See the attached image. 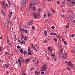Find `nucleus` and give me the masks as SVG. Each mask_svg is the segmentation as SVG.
<instances>
[{
	"instance_id": "nucleus-1",
	"label": "nucleus",
	"mask_w": 75,
	"mask_h": 75,
	"mask_svg": "<svg viewBox=\"0 0 75 75\" xmlns=\"http://www.w3.org/2000/svg\"><path fill=\"white\" fill-rule=\"evenodd\" d=\"M28 1V0H22L21 2V10H23L24 9V7H25V5L27 2Z\"/></svg>"
},
{
	"instance_id": "nucleus-2",
	"label": "nucleus",
	"mask_w": 75,
	"mask_h": 75,
	"mask_svg": "<svg viewBox=\"0 0 75 75\" xmlns=\"http://www.w3.org/2000/svg\"><path fill=\"white\" fill-rule=\"evenodd\" d=\"M47 65L45 64H44L42 67L41 71H45L46 70V69L47 68Z\"/></svg>"
},
{
	"instance_id": "nucleus-3",
	"label": "nucleus",
	"mask_w": 75,
	"mask_h": 75,
	"mask_svg": "<svg viewBox=\"0 0 75 75\" xmlns=\"http://www.w3.org/2000/svg\"><path fill=\"white\" fill-rule=\"evenodd\" d=\"M67 54L66 53L64 54L63 53L62 54L60 55L59 56H60V57H61L62 58H63L65 59H66V58H67Z\"/></svg>"
},
{
	"instance_id": "nucleus-4",
	"label": "nucleus",
	"mask_w": 75,
	"mask_h": 75,
	"mask_svg": "<svg viewBox=\"0 0 75 75\" xmlns=\"http://www.w3.org/2000/svg\"><path fill=\"white\" fill-rule=\"evenodd\" d=\"M37 0H32L31 2L32 4L35 6L37 4Z\"/></svg>"
},
{
	"instance_id": "nucleus-5",
	"label": "nucleus",
	"mask_w": 75,
	"mask_h": 75,
	"mask_svg": "<svg viewBox=\"0 0 75 75\" xmlns=\"http://www.w3.org/2000/svg\"><path fill=\"white\" fill-rule=\"evenodd\" d=\"M60 52H59V55H62V54H63L64 53V51L63 50V48L62 47H60Z\"/></svg>"
},
{
	"instance_id": "nucleus-6",
	"label": "nucleus",
	"mask_w": 75,
	"mask_h": 75,
	"mask_svg": "<svg viewBox=\"0 0 75 75\" xmlns=\"http://www.w3.org/2000/svg\"><path fill=\"white\" fill-rule=\"evenodd\" d=\"M68 65H69L70 67H71V68H74V69H75V67H74L73 66V64H72V62H71V61H69V64H68Z\"/></svg>"
},
{
	"instance_id": "nucleus-7",
	"label": "nucleus",
	"mask_w": 75,
	"mask_h": 75,
	"mask_svg": "<svg viewBox=\"0 0 75 75\" xmlns=\"http://www.w3.org/2000/svg\"><path fill=\"white\" fill-rule=\"evenodd\" d=\"M27 24L28 25H32V24H33V21H32V20H30L29 21V23L28 22L27 23Z\"/></svg>"
},
{
	"instance_id": "nucleus-8",
	"label": "nucleus",
	"mask_w": 75,
	"mask_h": 75,
	"mask_svg": "<svg viewBox=\"0 0 75 75\" xmlns=\"http://www.w3.org/2000/svg\"><path fill=\"white\" fill-rule=\"evenodd\" d=\"M38 17V13H37L34 15V17L35 19V18H37Z\"/></svg>"
},
{
	"instance_id": "nucleus-9",
	"label": "nucleus",
	"mask_w": 75,
	"mask_h": 75,
	"mask_svg": "<svg viewBox=\"0 0 75 75\" xmlns=\"http://www.w3.org/2000/svg\"><path fill=\"white\" fill-rule=\"evenodd\" d=\"M70 4H72L75 5V0H71V3H70Z\"/></svg>"
},
{
	"instance_id": "nucleus-10",
	"label": "nucleus",
	"mask_w": 75,
	"mask_h": 75,
	"mask_svg": "<svg viewBox=\"0 0 75 75\" xmlns=\"http://www.w3.org/2000/svg\"><path fill=\"white\" fill-rule=\"evenodd\" d=\"M19 51L20 52H21V53H22V55H23L24 53H23V49H19Z\"/></svg>"
},
{
	"instance_id": "nucleus-11",
	"label": "nucleus",
	"mask_w": 75,
	"mask_h": 75,
	"mask_svg": "<svg viewBox=\"0 0 75 75\" xmlns=\"http://www.w3.org/2000/svg\"><path fill=\"white\" fill-rule=\"evenodd\" d=\"M20 30L21 31H25V29L24 28H20Z\"/></svg>"
},
{
	"instance_id": "nucleus-12",
	"label": "nucleus",
	"mask_w": 75,
	"mask_h": 75,
	"mask_svg": "<svg viewBox=\"0 0 75 75\" xmlns=\"http://www.w3.org/2000/svg\"><path fill=\"white\" fill-rule=\"evenodd\" d=\"M28 55H31V51L30 50V51H28Z\"/></svg>"
},
{
	"instance_id": "nucleus-13",
	"label": "nucleus",
	"mask_w": 75,
	"mask_h": 75,
	"mask_svg": "<svg viewBox=\"0 0 75 75\" xmlns=\"http://www.w3.org/2000/svg\"><path fill=\"white\" fill-rule=\"evenodd\" d=\"M44 34L46 36H47V32L46 30H45L44 31Z\"/></svg>"
},
{
	"instance_id": "nucleus-14",
	"label": "nucleus",
	"mask_w": 75,
	"mask_h": 75,
	"mask_svg": "<svg viewBox=\"0 0 75 75\" xmlns=\"http://www.w3.org/2000/svg\"><path fill=\"white\" fill-rule=\"evenodd\" d=\"M9 67V65H5L4 67V68H7Z\"/></svg>"
},
{
	"instance_id": "nucleus-15",
	"label": "nucleus",
	"mask_w": 75,
	"mask_h": 75,
	"mask_svg": "<svg viewBox=\"0 0 75 75\" xmlns=\"http://www.w3.org/2000/svg\"><path fill=\"white\" fill-rule=\"evenodd\" d=\"M33 4H32V3H31V2L30 3V4H29V7L30 8H31V7L33 6Z\"/></svg>"
},
{
	"instance_id": "nucleus-16",
	"label": "nucleus",
	"mask_w": 75,
	"mask_h": 75,
	"mask_svg": "<svg viewBox=\"0 0 75 75\" xmlns=\"http://www.w3.org/2000/svg\"><path fill=\"white\" fill-rule=\"evenodd\" d=\"M35 73L36 75H39L40 74V72H37V71H35Z\"/></svg>"
},
{
	"instance_id": "nucleus-17",
	"label": "nucleus",
	"mask_w": 75,
	"mask_h": 75,
	"mask_svg": "<svg viewBox=\"0 0 75 75\" xmlns=\"http://www.w3.org/2000/svg\"><path fill=\"white\" fill-rule=\"evenodd\" d=\"M67 1H68V3L70 4V3H71V1L72 0H66Z\"/></svg>"
},
{
	"instance_id": "nucleus-18",
	"label": "nucleus",
	"mask_w": 75,
	"mask_h": 75,
	"mask_svg": "<svg viewBox=\"0 0 75 75\" xmlns=\"http://www.w3.org/2000/svg\"><path fill=\"white\" fill-rule=\"evenodd\" d=\"M7 43L9 45H10V44H11V42H10V40H9L8 39H7Z\"/></svg>"
},
{
	"instance_id": "nucleus-19",
	"label": "nucleus",
	"mask_w": 75,
	"mask_h": 75,
	"mask_svg": "<svg viewBox=\"0 0 75 75\" xmlns=\"http://www.w3.org/2000/svg\"><path fill=\"white\" fill-rule=\"evenodd\" d=\"M27 52L26 50L24 51L23 54H27Z\"/></svg>"
},
{
	"instance_id": "nucleus-20",
	"label": "nucleus",
	"mask_w": 75,
	"mask_h": 75,
	"mask_svg": "<svg viewBox=\"0 0 75 75\" xmlns=\"http://www.w3.org/2000/svg\"><path fill=\"white\" fill-rule=\"evenodd\" d=\"M33 11H37V10H36V9H35V7H33Z\"/></svg>"
},
{
	"instance_id": "nucleus-21",
	"label": "nucleus",
	"mask_w": 75,
	"mask_h": 75,
	"mask_svg": "<svg viewBox=\"0 0 75 75\" xmlns=\"http://www.w3.org/2000/svg\"><path fill=\"white\" fill-rule=\"evenodd\" d=\"M21 37L22 38H24V35L23 33H21Z\"/></svg>"
},
{
	"instance_id": "nucleus-22",
	"label": "nucleus",
	"mask_w": 75,
	"mask_h": 75,
	"mask_svg": "<svg viewBox=\"0 0 75 75\" xmlns=\"http://www.w3.org/2000/svg\"><path fill=\"white\" fill-rule=\"evenodd\" d=\"M54 41H56V42H57V41H58V40H57V39L56 38H54L53 39Z\"/></svg>"
},
{
	"instance_id": "nucleus-23",
	"label": "nucleus",
	"mask_w": 75,
	"mask_h": 75,
	"mask_svg": "<svg viewBox=\"0 0 75 75\" xmlns=\"http://www.w3.org/2000/svg\"><path fill=\"white\" fill-rule=\"evenodd\" d=\"M30 61V59H27L25 64H26V63H27V62L28 61Z\"/></svg>"
},
{
	"instance_id": "nucleus-24",
	"label": "nucleus",
	"mask_w": 75,
	"mask_h": 75,
	"mask_svg": "<svg viewBox=\"0 0 75 75\" xmlns=\"http://www.w3.org/2000/svg\"><path fill=\"white\" fill-rule=\"evenodd\" d=\"M2 13L3 16H5V14H4V12L3 10H2Z\"/></svg>"
},
{
	"instance_id": "nucleus-25",
	"label": "nucleus",
	"mask_w": 75,
	"mask_h": 75,
	"mask_svg": "<svg viewBox=\"0 0 75 75\" xmlns=\"http://www.w3.org/2000/svg\"><path fill=\"white\" fill-rule=\"evenodd\" d=\"M21 64H23V62L21 61L19 62V65L21 66Z\"/></svg>"
},
{
	"instance_id": "nucleus-26",
	"label": "nucleus",
	"mask_w": 75,
	"mask_h": 75,
	"mask_svg": "<svg viewBox=\"0 0 75 75\" xmlns=\"http://www.w3.org/2000/svg\"><path fill=\"white\" fill-rule=\"evenodd\" d=\"M5 54H7V55H10V54H9V53L8 52H7V51H6L5 52Z\"/></svg>"
},
{
	"instance_id": "nucleus-27",
	"label": "nucleus",
	"mask_w": 75,
	"mask_h": 75,
	"mask_svg": "<svg viewBox=\"0 0 75 75\" xmlns=\"http://www.w3.org/2000/svg\"><path fill=\"white\" fill-rule=\"evenodd\" d=\"M51 57H55V55L53 54L51 55Z\"/></svg>"
},
{
	"instance_id": "nucleus-28",
	"label": "nucleus",
	"mask_w": 75,
	"mask_h": 75,
	"mask_svg": "<svg viewBox=\"0 0 75 75\" xmlns=\"http://www.w3.org/2000/svg\"><path fill=\"white\" fill-rule=\"evenodd\" d=\"M21 43H22V44H25V42L24 41H22L21 42Z\"/></svg>"
},
{
	"instance_id": "nucleus-29",
	"label": "nucleus",
	"mask_w": 75,
	"mask_h": 75,
	"mask_svg": "<svg viewBox=\"0 0 75 75\" xmlns=\"http://www.w3.org/2000/svg\"><path fill=\"white\" fill-rule=\"evenodd\" d=\"M47 13H48V16H50V15H51V13H50V12L48 13L47 12Z\"/></svg>"
},
{
	"instance_id": "nucleus-30",
	"label": "nucleus",
	"mask_w": 75,
	"mask_h": 75,
	"mask_svg": "<svg viewBox=\"0 0 75 75\" xmlns=\"http://www.w3.org/2000/svg\"><path fill=\"white\" fill-rule=\"evenodd\" d=\"M28 38L27 37H25L24 38V39L25 40H27V39Z\"/></svg>"
},
{
	"instance_id": "nucleus-31",
	"label": "nucleus",
	"mask_w": 75,
	"mask_h": 75,
	"mask_svg": "<svg viewBox=\"0 0 75 75\" xmlns=\"http://www.w3.org/2000/svg\"><path fill=\"white\" fill-rule=\"evenodd\" d=\"M51 28H52V29H54V28H55V27H54V26H52Z\"/></svg>"
},
{
	"instance_id": "nucleus-32",
	"label": "nucleus",
	"mask_w": 75,
	"mask_h": 75,
	"mask_svg": "<svg viewBox=\"0 0 75 75\" xmlns=\"http://www.w3.org/2000/svg\"><path fill=\"white\" fill-rule=\"evenodd\" d=\"M67 18L69 20H71V18H70V17H68Z\"/></svg>"
},
{
	"instance_id": "nucleus-33",
	"label": "nucleus",
	"mask_w": 75,
	"mask_h": 75,
	"mask_svg": "<svg viewBox=\"0 0 75 75\" xmlns=\"http://www.w3.org/2000/svg\"><path fill=\"white\" fill-rule=\"evenodd\" d=\"M57 4H60V2H59V1H57Z\"/></svg>"
},
{
	"instance_id": "nucleus-34",
	"label": "nucleus",
	"mask_w": 75,
	"mask_h": 75,
	"mask_svg": "<svg viewBox=\"0 0 75 75\" xmlns=\"http://www.w3.org/2000/svg\"><path fill=\"white\" fill-rule=\"evenodd\" d=\"M17 48L18 49H20V46H17Z\"/></svg>"
},
{
	"instance_id": "nucleus-35",
	"label": "nucleus",
	"mask_w": 75,
	"mask_h": 75,
	"mask_svg": "<svg viewBox=\"0 0 75 75\" xmlns=\"http://www.w3.org/2000/svg\"><path fill=\"white\" fill-rule=\"evenodd\" d=\"M74 36H75V34H73L71 35V37H74Z\"/></svg>"
},
{
	"instance_id": "nucleus-36",
	"label": "nucleus",
	"mask_w": 75,
	"mask_h": 75,
	"mask_svg": "<svg viewBox=\"0 0 75 75\" xmlns=\"http://www.w3.org/2000/svg\"><path fill=\"white\" fill-rule=\"evenodd\" d=\"M18 62H21V60L20 59H18Z\"/></svg>"
},
{
	"instance_id": "nucleus-37",
	"label": "nucleus",
	"mask_w": 75,
	"mask_h": 75,
	"mask_svg": "<svg viewBox=\"0 0 75 75\" xmlns=\"http://www.w3.org/2000/svg\"><path fill=\"white\" fill-rule=\"evenodd\" d=\"M25 32L26 34H27V33H28L27 30H25Z\"/></svg>"
},
{
	"instance_id": "nucleus-38",
	"label": "nucleus",
	"mask_w": 75,
	"mask_h": 75,
	"mask_svg": "<svg viewBox=\"0 0 75 75\" xmlns=\"http://www.w3.org/2000/svg\"><path fill=\"white\" fill-rule=\"evenodd\" d=\"M53 35H57V34L55 33H53Z\"/></svg>"
},
{
	"instance_id": "nucleus-39",
	"label": "nucleus",
	"mask_w": 75,
	"mask_h": 75,
	"mask_svg": "<svg viewBox=\"0 0 75 75\" xmlns=\"http://www.w3.org/2000/svg\"><path fill=\"white\" fill-rule=\"evenodd\" d=\"M33 49H34V50H35L36 48H35V47L33 46Z\"/></svg>"
},
{
	"instance_id": "nucleus-40",
	"label": "nucleus",
	"mask_w": 75,
	"mask_h": 75,
	"mask_svg": "<svg viewBox=\"0 0 75 75\" xmlns=\"http://www.w3.org/2000/svg\"><path fill=\"white\" fill-rule=\"evenodd\" d=\"M69 25L67 26L66 27V28H69Z\"/></svg>"
},
{
	"instance_id": "nucleus-41",
	"label": "nucleus",
	"mask_w": 75,
	"mask_h": 75,
	"mask_svg": "<svg viewBox=\"0 0 75 75\" xmlns=\"http://www.w3.org/2000/svg\"><path fill=\"white\" fill-rule=\"evenodd\" d=\"M64 44H65V45H67V42H66L65 41H64Z\"/></svg>"
},
{
	"instance_id": "nucleus-42",
	"label": "nucleus",
	"mask_w": 75,
	"mask_h": 75,
	"mask_svg": "<svg viewBox=\"0 0 75 75\" xmlns=\"http://www.w3.org/2000/svg\"><path fill=\"white\" fill-rule=\"evenodd\" d=\"M30 71L31 72H33V69H30Z\"/></svg>"
},
{
	"instance_id": "nucleus-43",
	"label": "nucleus",
	"mask_w": 75,
	"mask_h": 75,
	"mask_svg": "<svg viewBox=\"0 0 75 75\" xmlns=\"http://www.w3.org/2000/svg\"><path fill=\"white\" fill-rule=\"evenodd\" d=\"M41 74H42V75H44V71H42L41 72Z\"/></svg>"
},
{
	"instance_id": "nucleus-44",
	"label": "nucleus",
	"mask_w": 75,
	"mask_h": 75,
	"mask_svg": "<svg viewBox=\"0 0 75 75\" xmlns=\"http://www.w3.org/2000/svg\"><path fill=\"white\" fill-rule=\"evenodd\" d=\"M38 64V60H37L36 62V64Z\"/></svg>"
},
{
	"instance_id": "nucleus-45",
	"label": "nucleus",
	"mask_w": 75,
	"mask_h": 75,
	"mask_svg": "<svg viewBox=\"0 0 75 75\" xmlns=\"http://www.w3.org/2000/svg\"><path fill=\"white\" fill-rule=\"evenodd\" d=\"M65 63H66V64H69V63H68V61H65Z\"/></svg>"
},
{
	"instance_id": "nucleus-46",
	"label": "nucleus",
	"mask_w": 75,
	"mask_h": 75,
	"mask_svg": "<svg viewBox=\"0 0 75 75\" xmlns=\"http://www.w3.org/2000/svg\"><path fill=\"white\" fill-rule=\"evenodd\" d=\"M10 15H12L13 14V12H11L10 13Z\"/></svg>"
},
{
	"instance_id": "nucleus-47",
	"label": "nucleus",
	"mask_w": 75,
	"mask_h": 75,
	"mask_svg": "<svg viewBox=\"0 0 75 75\" xmlns=\"http://www.w3.org/2000/svg\"><path fill=\"white\" fill-rule=\"evenodd\" d=\"M50 34L51 35H53V33H50Z\"/></svg>"
},
{
	"instance_id": "nucleus-48",
	"label": "nucleus",
	"mask_w": 75,
	"mask_h": 75,
	"mask_svg": "<svg viewBox=\"0 0 75 75\" xmlns=\"http://www.w3.org/2000/svg\"><path fill=\"white\" fill-rule=\"evenodd\" d=\"M14 37H15V38L16 39V40H17V39L16 38V35H15Z\"/></svg>"
},
{
	"instance_id": "nucleus-49",
	"label": "nucleus",
	"mask_w": 75,
	"mask_h": 75,
	"mask_svg": "<svg viewBox=\"0 0 75 75\" xmlns=\"http://www.w3.org/2000/svg\"><path fill=\"white\" fill-rule=\"evenodd\" d=\"M7 47L8 49L9 48H10V47L8 45L7 46Z\"/></svg>"
},
{
	"instance_id": "nucleus-50",
	"label": "nucleus",
	"mask_w": 75,
	"mask_h": 75,
	"mask_svg": "<svg viewBox=\"0 0 75 75\" xmlns=\"http://www.w3.org/2000/svg\"><path fill=\"white\" fill-rule=\"evenodd\" d=\"M44 42H45L46 43H47V41L45 40L44 41Z\"/></svg>"
},
{
	"instance_id": "nucleus-51",
	"label": "nucleus",
	"mask_w": 75,
	"mask_h": 75,
	"mask_svg": "<svg viewBox=\"0 0 75 75\" xmlns=\"http://www.w3.org/2000/svg\"><path fill=\"white\" fill-rule=\"evenodd\" d=\"M8 3H9V4H10V1H8Z\"/></svg>"
},
{
	"instance_id": "nucleus-52",
	"label": "nucleus",
	"mask_w": 75,
	"mask_h": 75,
	"mask_svg": "<svg viewBox=\"0 0 75 75\" xmlns=\"http://www.w3.org/2000/svg\"><path fill=\"white\" fill-rule=\"evenodd\" d=\"M46 16H47V14H44V17H46Z\"/></svg>"
},
{
	"instance_id": "nucleus-53",
	"label": "nucleus",
	"mask_w": 75,
	"mask_h": 75,
	"mask_svg": "<svg viewBox=\"0 0 75 75\" xmlns=\"http://www.w3.org/2000/svg\"><path fill=\"white\" fill-rule=\"evenodd\" d=\"M32 29H35V27L34 26H33L32 28Z\"/></svg>"
},
{
	"instance_id": "nucleus-54",
	"label": "nucleus",
	"mask_w": 75,
	"mask_h": 75,
	"mask_svg": "<svg viewBox=\"0 0 75 75\" xmlns=\"http://www.w3.org/2000/svg\"><path fill=\"white\" fill-rule=\"evenodd\" d=\"M67 69H69V70H70V68H69V67H67Z\"/></svg>"
},
{
	"instance_id": "nucleus-55",
	"label": "nucleus",
	"mask_w": 75,
	"mask_h": 75,
	"mask_svg": "<svg viewBox=\"0 0 75 75\" xmlns=\"http://www.w3.org/2000/svg\"><path fill=\"white\" fill-rule=\"evenodd\" d=\"M41 11V9H39V12H40Z\"/></svg>"
},
{
	"instance_id": "nucleus-56",
	"label": "nucleus",
	"mask_w": 75,
	"mask_h": 75,
	"mask_svg": "<svg viewBox=\"0 0 75 75\" xmlns=\"http://www.w3.org/2000/svg\"><path fill=\"white\" fill-rule=\"evenodd\" d=\"M3 8H6V7H5V6H4V5H3Z\"/></svg>"
},
{
	"instance_id": "nucleus-57",
	"label": "nucleus",
	"mask_w": 75,
	"mask_h": 75,
	"mask_svg": "<svg viewBox=\"0 0 75 75\" xmlns=\"http://www.w3.org/2000/svg\"><path fill=\"white\" fill-rule=\"evenodd\" d=\"M52 11L53 13H55V11H54V10H52Z\"/></svg>"
},
{
	"instance_id": "nucleus-58",
	"label": "nucleus",
	"mask_w": 75,
	"mask_h": 75,
	"mask_svg": "<svg viewBox=\"0 0 75 75\" xmlns=\"http://www.w3.org/2000/svg\"><path fill=\"white\" fill-rule=\"evenodd\" d=\"M62 12H65V10H62Z\"/></svg>"
},
{
	"instance_id": "nucleus-59",
	"label": "nucleus",
	"mask_w": 75,
	"mask_h": 75,
	"mask_svg": "<svg viewBox=\"0 0 75 75\" xmlns=\"http://www.w3.org/2000/svg\"><path fill=\"white\" fill-rule=\"evenodd\" d=\"M9 18H11V16H10V15H9Z\"/></svg>"
},
{
	"instance_id": "nucleus-60",
	"label": "nucleus",
	"mask_w": 75,
	"mask_h": 75,
	"mask_svg": "<svg viewBox=\"0 0 75 75\" xmlns=\"http://www.w3.org/2000/svg\"><path fill=\"white\" fill-rule=\"evenodd\" d=\"M74 52V50H71V52L72 53H73Z\"/></svg>"
},
{
	"instance_id": "nucleus-61",
	"label": "nucleus",
	"mask_w": 75,
	"mask_h": 75,
	"mask_svg": "<svg viewBox=\"0 0 75 75\" xmlns=\"http://www.w3.org/2000/svg\"><path fill=\"white\" fill-rule=\"evenodd\" d=\"M32 62H35V60H33L32 61Z\"/></svg>"
},
{
	"instance_id": "nucleus-62",
	"label": "nucleus",
	"mask_w": 75,
	"mask_h": 75,
	"mask_svg": "<svg viewBox=\"0 0 75 75\" xmlns=\"http://www.w3.org/2000/svg\"><path fill=\"white\" fill-rule=\"evenodd\" d=\"M18 42H21L20 40H18Z\"/></svg>"
},
{
	"instance_id": "nucleus-63",
	"label": "nucleus",
	"mask_w": 75,
	"mask_h": 75,
	"mask_svg": "<svg viewBox=\"0 0 75 75\" xmlns=\"http://www.w3.org/2000/svg\"><path fill=\"white\" fill-rule=\"evenodd\" d=\"M20 59H23V57H20Z\"/></svg>"
},
{
	"instance_id": "nucleus-64",
	"label": "nucleus",
	"mask_w": 75,
	"mask_h": 75,
	"mask_svg": "<svg viewBox=\"0 0 75 75\" xmlns=\"http://www.w3.org/2000/svg\"><path fill=\"white\" fill-rule=\"evenodd\" d=\"M59 36L60 37V38H61V36L59 34Z\"/></svg>"
}]
</instances>
